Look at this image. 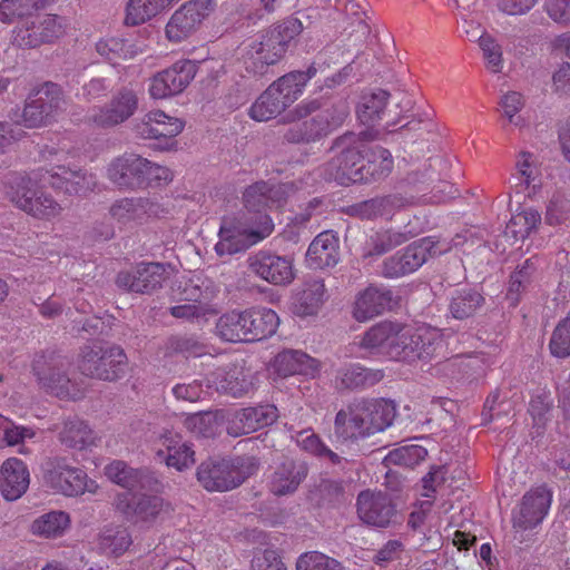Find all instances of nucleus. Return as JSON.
<instances>
[{
    "label": "nucleus",
    "instance_id": "39448f33",
    "mask_svg": "<svg viewBox=\"0 0 570 570\" xmlns=\"http://www.w3.org/2000/svg\"><path fill=\"white\" fill-rule=\"evenodd\" d=\"M309 73H284L256 99L249 116L256 121H268L281 115L303 94Z\"/></svg>",
    "mask_w": 570,
    "mask_h": 570
},
{
    "label": "nucleus",
    "instance_id": "6e6552de",
    "mask_svg": "<svg viewBox=\"0 0 570 570\" xmlns=\"http://www.w3.org/2000/svg\"><path fill=\"white\" fill-rule=\"evenodd\" d=\"M394 346L390 351V358L394 361L415 362L430 360L434 356L442 340L435 330L430 327L412 328L399 324Z\"/></svg>",
    "mask_w": 570,
    "mask_h": 570
},
{
    "label": "nucleus",
    "instance_id": "4be33fe9",
    "mask_svg": "<svg viewBox=\"0 0 570 570\" xmlns=\"http://www.w3.org/2000/svg\"><path fill=\"white\" fill-rule=\"evenodd\" d=\"M146 166V158L134 153H125L110 161L107 177L119 189H144Z\"/></svg>",
    "mask_w": 570,
    "mask_h": 570
},
{
    "label": "nucleus",
    "instance_id": "052dcab7",
    "mask_svg": "<svg viewBox=\"0 0 570 570\" xmlns=\"http://www.w3.org/2000/svg\"><path fill=\"white\" fill-rule=\"evenodd\" d=\"M205 346L195 337L187 335H173L165 343V354L183 353L190 356H199Z\"/></svg>",
    "mask_w": 570,
    "mask_h": 570
},
{
    "label": "nucleus",
    "instance_id": "393cba45",
    "mask_svg": "<svg viewBox=\"0 0 570 570\" xmlns=\"http://www.w3.org/2000/svg\"><path fill=\"white\" fill-rule=\"evenodd\" d=\"M45 173L48 176L49 185L55 190H60L68 195H86L97 186L96 176L80 168L55 165L46 169Z\"/></svg>",
    "mask_w": 570,
    "mask_h": 570
},
{
    "label": "nucleus",
    "instance_id": "603ef678",
    "mask_svg": "<svg viewBox=\"0 0 570 570\" xmlns=\"http://www.w3.org/2000/svg\"><path fill=\"white\" fill-rule=\"evenodd\" d=\"M407 234L393 229H384L370 236L364 257L381 256L393 248L406 243Z\"/></svg>",
    "mask_w": 570,
    "mask_h": 570
},
{
    "label": "nucleus",
    "instance_id": "338daca9",
    "mask_svg": "<svg viewBox=\"0 0 570 570\" xmlns=\"http://www.w3.org/2000/svg\"><path fill=\"white\" fill-rule=\"evenodd\" d=\"M96 47L98 53L105 57L112 67H119L120 60H125L129 53L126 42L117 38L99 41Z\"/></svg>",
    "mask_w": 570,
    "mask_h": 570
},
{
    "label": "nucleus",
    "instance_id": "5fc2aeb1",
    "mask_svg": "<svg viewBox=\"0 0 570 570\" xmlns=\"http://www.w3.org/2000/svg\"><path fill=\"white\" fill-rule=\"evenodd\" d=\"M69 524V515L62 511H52L43 514L32 523L35 533L46 538L60 535Z\"/></svg>",
    "mask_w": 570,
    "mask_h": 570
},
{
    "label": "nucleus",
    "instance_id": "a211bd4d",
    "mask_svg": "<svg viewBox=\"0 0 570 570\" xmlns=\"http://www.w3.org/2000/svg\"><path fill=\"white\" fill-rule=\"evenodd\" d=\"M69 362L56 353L42 355L33 362V372L39 383L58 397H75L67 375Z\"/></svg>",
    "mask_w": 570,
    "mask_h": 570
},
{
    "label": "nucleus",
    "instance_id": "7c9ffc66",
    "mask_svg": "<svg viewBox=\"0 0 570 570\" xmlns=\"http://www.w3.org/2000/svg\"><path fill=\"white\" fill-rule=\"evenodd\" d=\"M273 367L283 377L296 374L315 377L322 364L303 351L284 350L275 356Z\"/></svg>",
    "mask_w": 570,
    "mask_h": 570
},
{
    "label": "nucleus",
    "instance_id": "774afa93",
    "mask_svg": "<svg viewBox=\"0 0 570 570\" xmlns=\"http://www.w3.org/2000/svg\"><path fill=\"white\" fill-rule=\"evenodd\" d=\"M33 434L29 429L16 425L11 420L0 415V449L19 444Z\"/></svg>",
    "mask_w": 570,
    "mask_h": 570
},
{
    "label": "nucleus",
    "instance_id": "4c0bfd02",
    "mask_svg": "<svg viewBox=\"0 0 570 570\" xmlns=\"http://www.w3.org/2000/svg\"><path fill=\"white\" fill-rule=\"evenodd\" d=\"M390 92L383 89H375L362 95L357 106L360 121L368 127L380 124L387 111Z\"/></svg>",
    "mask_w": 570,
    "mask_h": 570
},
{
    "label": "nucleus",
    "instance_id": "09e8293b",
    "mask_svg": "<svg viewBox=\"0 0 570 570\" xmlns=\"http://www.w3.org/2000/svg\"><path fill=\"white\" fill-rule=\"evenodd\" d=\"M484 297L475 289H455L451 296L449 311L456 320H466L475 315L484 305Z\"/></svg>",
    "mask_w": 570,
    "mask_h": 570
},
{
    "label": "nucleus",
    "instance_id": "473e14b6",
    "mask_svg": "<svg viewBox=\"0 0 570 570\" xmlns=\"http://www.w3.org/2000/svg\"><path fill=\"white\" fill-rule=\"evenodd\" d=\"M340 261V240L333 232L318 234L309 244L306 264L312 269L334 267Z\"/></svg>",
    "mask_w": 570,
    "mask_h": 570
},
{
    "label": "nucleus",
    "instance_id": "8fccbe9b",
    "mask_svg": "<svg viewBox=\"0 0 570 570\" xmlns=\"http://www.w3.org/2000/svg\"><path fill=\"white\" fill-rule=\"evenodd\" d=\"M105 474L111 482L129 491L144 488L147 476L145 471L134 469L121 460H115L107 464Z\"/></svg>",
    "mask_w": 570,
    "mask_h": 570
},
{
    "label": "nucleus",
    "instance_id": "72a5a7b5",
    "mask_svg": "<svg viewBox=\"0 0 570 570\" xmlns=\"http://www.w3.org/2000/svg\"><path fill=\"white\" fill-rule=\"evenodd\" d=\"M384 377L382 370L367 368L360 364H346L336 371L334 387L337 391L364 390Z\"/></svg>",
    "mask_w": 570,
    "mask_h": 570
},
{
    "label": "nucleus",
    "instance_id": "6e6d98bb",
    "mask_svg": "<svg viewBox=\"0 0 570 570\" xmlns=\"http://www.w3.org/2000/svg\"><path fill=\"white\" fill-rule=\"evenodd\" d=\"M428 451L419 444H409L389 452L385 462L405 468H414L425 460Z\"/></svg>",
    "mask_w": 570,
    "mask_h": 570
},
{
    "label": "nucleus",
    "instance_id": "a19ab883",
    "mask_svg": "<svg viewBox=\"0 0 570 570\" xmlns=\"http://www.w3.org/2000/svg\"><path fill=\"white\" fill-rule=\"evenodd\" d=\"M400 200L396 196L375 197L346 206L343 212L350 217L373 220L390 215Z\"/></svg>",
    "mask_w": 570,
    "mask_h": 570
},
{
    "label": "nucleus",
    "instance_id": "ea45409f",
    "mask_svg": "<svg viewBox=\"0 0 570 570\" xmlns=\"http://www.w3.org/2000/svg\"><path fill=\"white\" fill-rule=\"evenodd\" d=\"M371 35V28L365 21V13L360 10L351 12L347 21L343 27L338 41L346 49H351L353 53L358 52L360 49L367 42Z\"/></svg>",
    "mask_w": 570,
    "mask_h": 570
},
{
    "label": "nucleus",
    "instance_id": "de8ad7c7",
    "mask_svg": "<svg viewBox=\"0 0 570 570\" xmlns=\"http://www.w3.org/2000/svg\"><path fill=\"white\" fill-rule=\"evenodd\" d=\"M353 52L346 49L340 41L326 46L317 56L316 60L306 71H317L320 69H336V71H347Z\"/></svg>",
    "mask_w": 570,
    "mask_h": 570
},
{
    "label": "nucleus",
    "instance_id": "dca6fc26",
    "mask_svg": "<svg viewBox=\"0 0 570 570\" xmlns=\"http://www.w3.org/2000/svg\"><path fill=\"white\" fill-rule=\"evenodd\" d=\"M43 476L51 489L65 495H79L87 489L86 472L77 466H72L68 460L62 456H55L47 460Z\"/></svg>",
    "mask_w": 570,
    "mask_h": 570
},
{
    "label": "nucleus",
    "instance_id": "a878e982",
    "mask_svg": "<svg viewBox=\"0 0 570 570\" xmlns=\"http://www.w3.org/2000/svg\"><path fill=\"white\" fill-rule=\"evenodd\" d=\"M551 501L552 492L546 485L528 491L522 498L519 513L513 517V528L528 530L541 523Z\"/></svg>",
    "mask_w": 570,
    "mask_h": 570
},
{
    "label": "nucleus",
    "instance_id": "2eb2a0df",
    "mask_svg": "<svg viewBox=\"0 0 570 570\" xmlns=\"http://www.w3.org/2000/svg\"><path fill=\"white\" fill-rule=\"evenodd\" d=\"M185 127V122L176 117L166 115L161 110L146 114L135 126L136 134L142 139H155L161 150H170L176 146L175 137Z\"/></svg>",
    "mask_w": 570,
    "mask_h": 570
},
{
    "label": "nucleus",
    "instance_id": "c03bdc74",
    "mask_svg": "<svg viewBox=\"0 0 570 570\" xmlns=\"http://www.w3.org/2000/svg\"><path fill=\"white\" fill-rule=\"evenodd\" d=\"M246 309L224 313L216 322L217 336L230 343L247 342Z\"/></svg>",
    "mask_w": 570,
    "mask_h": 570
},
{
    "label": "nucleus",
    "instance_id": "a18cd8bd",
    "mask_svg": "<svg viewBox=\"0 0 570 570\" xmlns=\"http://www.w3.org/2000/svg\"><path fill=\"white\" fill-rule=\"evenodd\" d=\"M177 0H129L126 7L125 23L138 26L167 10Z\"/></svg>",
    "mask_w": 570,
    "mask_h": 570
},
{
    "label": "nucleus",
    "instance_id": "f704fd0d",
    "mask_svg": "<svg viewBox=\"0 0 570 570\" xmlns=\"http://www.w3.org/2000/svg\"><path fill=\"white\" fill-rule=\"evenodd\" d=\"M158 213L159 205L147 197H125L116 200L109 208L110 216L120 224L141 222Z\"/></svg>",
    "mask_w": 570,
    "mask_h": 570
},
{
    "label": "nucleus",
    "instance_id": "9b49d317",
    "mask_svg": "<svg viewBox=\"0 0 570 570\" xmlns=\"http://www.w3.org/2000/svg\"><path fill=\"white\" fill-rule=\"evenodd\" d=\"M356 512L368 527L385 529L401 522L393 498L382 491H361L356 498Z\"/></svg>",
    "mask_w": 570,
    "mask_h": 570
},
{
    "label": "nucleus",
    "instance_id": "5701e85b",
    "mask_svg": "<svg viewBox=\"0 0 570 570\" xmlns=\"http://www.w3.org/2000/svg\"><path fill=\"white\" fill-rule=\"evenodd\" d=\"M155 455L159 462L180 472L196 462L193 445L173 431H165L156 439Z\"/></svg>",
    "mask_w": 570,
    "mask_h": 570
},
{
    "label": "nucleus",
    "instance_id": "bb28decb",
    "mask_svg": "<svg viewBox=\"0 0 570 570\" xmlns=\"http://www.w3.org/2000/svg\"><path fill=\"white\" fill-rule=\"evenodd\" d=\"M277 417L278 410L273 404L245 407L235 414L227 432L233 436L249 434L273 424Z\"/></svg>",
    "mask_w": 570,
    "mask_h": 570
},
{
    "label": "nucleus",
    "instance_id": "7ed1b4c3",
    "mask_svg": "<svg viewBox=\"0 0 570 570\" xmlns=\"http://www.w3.org/2000/svg\"><path fill=\"white\" fill-rule=\"evenodd\" d=\"M46 169L14 174L8 181L9 200L27 215L39 220H52L62 213V206L40 185Z\"/></svg>",
    "mask_w": 570,
    "mask_h": 570
},
{
    "label": "nucleus",
    "instance_id": "6ab92c4d",
    "mask_svg": "<svg viewBox=\"0 0 570 570\" xmlns=\"http://www.w3.org/2000/svg\"><path fill=\"white\" fill-rule=\"evenodd\" d=\"M215 6V0H191L183 4L166 26L167 38L175 42L188 38L214 10Z\"/></svg>",
    "mask_w": 570,
    "mask_h": 570
},
{
    "label": "nucleus",
    "instance_id": "cd10ccee",
    "mask_svg": "<svg viewBox=\"0 0 570 570\" xmlns=\"http://www.w3.org/2000/svg\"><path fill=\"white\" fill-rule=\"evenodd\" d=\"M207 387L218 393L240 397L248 393L252 382L248 380L243 367L235 364L220 366L207 375Z\"/></svg>",
    "mask_w": 570,
    "mask_h": 570
},
{
    "label": "nucleus",
    "instance_id": "bf43d9fd",
    "mask_svg": "<svg viewBox=\"0 0 570 570\" xmlns=\"http://www.w3.org/2000/svg\"><path fill=\"white\" fill-rule=\"evenodd\" d=\"M296 570H343L341 563L322 552L308 551L296 561Z\"/></svg>",
    "mask_w": 570,
    "mask_h": 570
},
{
    "label": "nucleus",
    "instance_id": "aec40b11",
    "mask_svg": "<svg viewBox=\"0 0 570 570\" xmlns=\"http://www.w3.org/2000/svg\"><path fill=\"white\" fill-rule=\"evenodd\" d=\"M362 439L389 428L395 416L393 402L386 400H358L352 403Z\"/></svg>",
    "mask_w": 570,
    "mask_h": 570
},
{
    "label": "nucleus",
    "instance_id": "ddd939ff",
    "mask_svg": "<svg viewBox=\"0 0 570 570\" xmlns=\"http://www.w3.org/2000/svg\"><path fill=\"white\" fill-rule=\"evenodd\" d=\"M138 105V90L125 86L112 95L108 104L92 108L88 120L99 128H111L128 120L137 111Z\"/></svg>",
    "mask_w": 570,
    "mask_h": 570
},
{
    "label": "nucleus",
    "instance_id": "f257e3e1",
    "mask_svg": "<svg viewBox=\"0 0 570 570\" xmlns=\"http://www.w3.org/2000/svg\"><path fill=\"white\" fill-rule=\"evenodd\" d=\"M294 193L289 183L258 180L247 186L242 194L244 207L257 216L245 219H225L219 229V242L215 250L219 256L246 250L268 237L274 230V223L266 210L282 208Z\"/></svg>",
    "mask_w": 570,
    "mask_h": 570
},
{
    "label": "nucleus",
    "instance_id": "f8f14e48",
    "mask_svg": "<svg viewBox=\"0 0 570 570\" xmlns=\"http://www.w3.org/2000/svg\"><path fill=\"white\" fill-rule=\"evenodd\" d=\"M161 497L147 493L121 492L115 497L114 507L128 522L142 527L153 525L165 510Z\"/></svg>",
    "mask_w": 570,
    "mask_h": 570
},
{
    "label": "nucleus",
    "instance_id": "2f4dec72",
    "mask_svg": "<svg viewBox=\"0 0 570 570\" xmlns=\"http://www.w3.org/2000/svg\"><path fill=\"white\" fill-rule=\"evenodd\" d=\"M308 474V466L303 461L287 459L274 471L269 481V490L275 495L294 493Z\"/></svg>",
    "mask_w": 570,
    "mask_h": 570
},
{
    "label": "nucleus",
    "instance_id": "4d7b16f0",
    "mask_svg": "<svg viewBox=\"0 0 570 570\" xmlns=\"http://www.w3.org/2000/svg\"><path fill=\"white\" fill-rule=\"evenodd\" d=\"M334 433L337 439L341 440H356L362 439L356 414L353 409V404H350L347 409H342L336 413L334 421Z\"/></svg>",
    "mask_w": 570,
    "mask_h": 570
},
{
    "label": "nucleus",
    "instance_id": "13d9d810",
    "mask_svg": "<svg viewBox=\"0 0 570 570\" xmlns=\"http://www.w3.org/2000/svg\"><path fill=\"white\" fill-rule=\"evenodd\" d=\"M540 223V213L533 208H527L511 217L508 229L514 237L523 239L535 230Z\"/></svg>",
    "mask_w": 570,
    "mask_h": 570
},
{
    "label": "nucleus",
    "instance_id": "e433bc0d",
    "mask_svg": "<svg viewBox=\"0 0 570 570\" xmlns=\"http://www.w3.org/2000/svg\"><path fill=\"white\" fill-rule=\"evenodd\" d=\"M247 342H256L271 337L276 333L279 317L271 308L246 309Z\"/></svg>",
    "mask_w": 570,
    "mask_h": 570
},
{
    "label": "nucleus",
    "instance_id": "423d86ee",
    "mask_svg": "<svg viewBox=\"0 0 570 570\" xmlns=\"http://www.w3.org/2000/svg\"><path fill=\"white\" fill-rule=\"evenodd\" d=\"M65 106L66 100L61 87L46 81L29 91L18 122L28 129L46 127L56 120Z\"/></svg>",
    "mask_w": 570,
    "mask_h": 570
},
{
    "label": "nucleus",
    "instance_id": "1a4fd4ad",
    "mask_svg": "<svg viewBox=\"0 0 570 570\" xmlns=\"http://www.w3.org/2000/svg\"><path fill=\"white\" fill-rule=\"evenodd\" d=\"M303 29L301 17H289L264 30L255 49V63H261V67L277 63Z\"/></svg>",
    "mask_w": 570,
    "mask_h": 570
},
{
    "label": "nucleus",
    "instance_id": "9d476101",
    "mask_svg": "<svg viewBox=\"0 0 570 570\" xmlns=\"http://www.w3.org/2000/svg\"><path fill=\"white\" fill-rule=\"evenodd\" d=\"M355 142L356 135L353 132L345 134L335 140L340 155L330 163V167L335 169L334 179L341 185L347 186L366 180L362 174L365 146L363 144L355 146Z\"/></svg>",
    "mask_w": 570,
    "mask_h": 570
},
{
    "label": "nucleus",
    "instance_id": "b1692460",
    "mask_svg": "<svg viewBox=\"0 0 570 570\" xmlns=\"http://www.w3.org/2000/svg\"><path fill=\"white\" fill-rule=\"evenodd\" d=\"M248 268L253 274L273 285H287L294 279L293 261L287 256L266 250H259L250 256Z\"/></svg>",
    "mask_w": 570,
    "mask_h": 570
},
{
    "label": "nucleus",
    "instance_id": "864d4df0",
    "mask_svg": "<svg viewBox=\"0 0 570 570\" xmlns=\"http://www.w3.org/2000/svg\"><path fill=\"white\" fill-rule=\"evenodd\" d=\"M98 544L105 553L119 557L132 544V539L127 528L109 527L100 533Z\"/></svg>",
    "mask_w": 570,
    "mask_h": 570
},
{
    "label": "nucleus",
    "instance_id": "58836bf2",
    "mask_svg": "<svg viewBox=\"0 0 570 570\" xmlns=\"http://www.w3.org/2000/svg\"><path fill=\"white\" fill-rule=\"evenodd\" d=\"M95 439L92 429L77 416L66 419L58 433V440L63 446L79 451L92 445Z\"/></svg>",
    "mask_w": 570,
    "mask_h": 570
},
{
    "label": "nucleus",
    "instance_id": "69168bd1",
    "mask_svg": "<svg viewBox=\"0 0 570 570\" xmlns=\"http://www.w3.org/2000/svg\"><path fill=\"white\" fill-rule=\"evenodd\" d=\"M316 491L323 504L334 507L345 501V488L341 480L322 479Z\"/></svg>",
    "mask_w": 570,
    "mask_h": 570
},
{
    "label": "nucleus",
    "instance_id": "20e7f679",
    "mask_svg": "<svg viewBox=\"0 0 570 570\" xmlns=\"http://www.w3.org/2000/svg\"><path fill=\"white\" fill-rule=\"evenodd\" d=\"M259 466L254 456L203 461L196 471L199 484L209 492H226L243 484Z\"/></svg>",
    "mask_w": 570,
    "mask_h": 570
},
{
    "label": "nucleus",
    "instance_id": "c85d7f7f",
    "mask_svg": "<svg viewBox=\"0 0 570 570\" xmlns=\"http://www.w3.org/2000/svg\"><path fill=\"white\" fill-rule=\"evenodd\" d=\"M392 299L391 289L384 286L370 285L357 295L353 316L358 322L372 320L390 309Z\"/></svg>",
    "mask_w": 570,
    "mask_h": 570
},
{
    "label": "nucleus",
    "instance_id": "49530a36",
    "mask_svg": "<svg viewBox=\"0 0 570 570\" xmlns=\"http://www.w3.org/2000/svg\"><path fill=\"white\" fill-rule=\"evenodd\" d=\"M195 73H155L149 87L150 96L165 99L180 94L193 80Z\"/></svg>",
    "mask_w": 570,
    "mask_h": 570
},
{
    "label": "nucleus",
    "instance_id": "f3484780",
    "mask_svg": "<svg viewBox=\"0 0 570 570\" xmlns=\"http://www.w3.org/2000/svg\"><path fill=\"white\" fill-rule=\"evenodd\" d=\"M63 33L62 20L58 16H29L14 30V43L21 48H36L52 42Z\"/></svg>",
    "mask_w": 570,
    "mask_h": 570
},
{
    "label": "nucleus",
    "instance_id": "f03ea898",
    "mask_svg": "<svg viewBox=\"0 0 570 570\" xmlns=\"http://www.w3.org/2000/svg\"><path fill=\"white\" fill-rule=\"evenodd\" d=\"M347 116L345 104L322 109L318 100L302 101L283 118L289 124L283 140L295 145L317 141L342 126Z\"/></svg>",
    "mask_w": 570,
    "mask_h": 570
},
{
    "label": "nucleus",
    "instance_id": "3c124183",
    "mask_svg": "<svg viewBox=\"0 0 570 570\" xmlns=\"http://www.w3.org/2000/svg\"><path fill=\"white\" fill-rule=\"evenodd\" d=\"M535 272L537 259L531 257L525 259L511 274L507 291V299L510 301L512 306H515L519 303L521 294L524 293L532 283Z\"/></svg>",
    "mask_w": 570,
    "mask_h": 570
},
{
    "label": "nucleus",
    "instance_id": "c756f323",
    "mask_svg": "<svg viewBox=\"0 0 570 570\" xmlns=\"http://www.w3.org/2000/svg\"><path fill=\"white\" fill-rule=\"evenodd\" d=\"M30 473L23 461L7 459L0 468V491L8 501L21 498L29 488Z\"/></svg>",
    "mask_w": 570,
    "mask_h": 570
},
{
    "label": "nucleus",
    "instance_id": "0eeeda50",
    "mask_svg": "<svg viewBox=\"0 0 570 570\" xmlns=\"http://www.w3.org/2000/svg\"><path fill=\"white\" fill-rule=\"evenodd\" d=\"M128 364L127 355L118 345H85L78 358V368L90 379L116 382L125 376Z\"/></svg>",
    "mask_w": 570,
    "mask_h": 570
},
{
    "label": "nucleus",
    "instance_id": "e2e57ef3",
    "mask_svg": "<svg viewBox=\"0 0 570 570\" xmlns=\"http://www.w3.org/2000/svg\"><path fill=\"white\" fill-rule=\"evenodd\" d=\"M499 105L502 109L503 116L507 118L508 124L503 125L505 128L508 125H513L515 127H520L523 125V119L518 116V112L522 110L525 105L524 97L518 91H508L505 92Z\"/></svg>",
    "mask_w": 570,
    "mask_h": 570
},
{
    "label": "nucleus",
    "instance_id": "412c9836",
    "mask_svg": "<svg viewBox=\"0 0 570 570\" xmlns=\"http://www.w3.org/2000/svg\"><path fill=\"white\" fill-rule=\"evenodd\" d=\"M167 278L161 263H139L131 271L120 272L116 284L119 288L139 294H150L163 286Z\"/></svg>",
    "mask_w": 570,
    "mask_h": 570
},
{
    "label": "nucleus",
    "instance_id": "c9c22d12",
    "mask_svg": "<svg viewBox=\"0 0 570 570\" xmlns=\"http://www.w3.org/2000/svg\"><path fill=\"white\" fill-rule=\"evenodd\" d=\"M397 331L399 323L380 322L363 334L358 345L372 355H385L390 358V351L394 346Z\"/></svg>",
    "mask_w": 570,
    "mask_h": 570
},
{
    "label": "nucleus",
    "instance_id": "79ce46f5",
    "mask_svg": "<svg viewBox=\"0 0 570 570\" xmlns=\"http://www.w3.org/2000/svg\"><path fill=\"white\" fill-rule=\"evenodd\" d=\"M365 160L364 169L362 174L366 177V180H362L364 184L380 180L386 177L393 169V158L391 153L381 147H365Z\"/></svg>",
    "mask_w": 570,
    "mask_h": 570
},
{
    "label": "nucleus",
    "instance_id": "0e129e2a",
    "mask_svg": "<svg viewBox=\"0 0 570 570\" xmlns=\"http://www.w3.org/2000/svg\"><path fill=\"white\" fill-rule=\"evenodd\" d=\"M223 67V63L218 59L210 57H195L179 59L171 67L166 68L163 71H220Z\"/></svg>",
    "mask_w": 570,
    "mask_h": 570
},
{
    "label": "nucleus",
    "instance_id": "680f3d73",
    "mask_svg": "<svg viewBox=\"0 0 570 570\" xmlns=\"http://www.w3.org/2000/svg\"><path fill=\"white\" fill-rule=\"evenodd\" d=\"M544 220L550 226L570 222V198L562 194H554L547 206Z\"/></svg>",
    "mask_w": 570,
    "mask_h": 570
},
{
    "label": "nucleus",
    "instance_id": "4468645a",
    "mask_svg": "<svg viewBox=\"0 0 570 570\" xmlns=\"http://www.w3.org/2000/svg\"><path fill=\"white\" fill-rule=\"evenodd\" d=\"M435 246L436 242L432 237L413 242L383 261L382 275L386 278H397L415 272L429 257L436 254Z\"/></svg>",
    "mask_w": 570,
    "mask_h": 570
},
{
    "label": "nucleus",
    "instance_id": "37998d69",
    "mask_svg": "<svg viewBox=\"0 0 570 570\" xmlns=\"http://www.w3.org/2000/svg\"><path fill=\"white\" fill-rule=\"evenodd\" d=\"M325 285L322 279L305 283L304 288L296 295L293 312L298 316H309L317 313L325 299Z\"/></svg>",
    "mask_w": 570,
    "mask_h": 570
}]
</instances>
